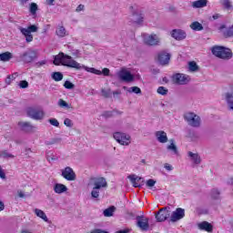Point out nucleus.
I'll return each mask as SVG.
<instances>
[{"mask_svg": "<svg viewBox=\"0 0 233 233\" xmlns=\"http://www.w3.org/2000/svg\"><path fill=\"white\" fill-rule=\"evenodd\" d=\"M189 27L191 30H194V32H201V30H203V25L198 21L192 22Z\"/></svg>", "mask_w": 233, "mask_h": 233, "instance_id": "nucleus-30", "label": "nucleus"}, {"mask_svg": "<svg viewBox=\"0 0 233 233\" xmlns=\"http://www.w3.org/2000/svg\"><path fill=\"white\" fill-rule=\"evenodd\" d=\"M116 76L123 83H132L134 81V75L128 69L123 67L116 73Z\"/></svg>", "mask_w": 233, "mask_h": 233, "instance_id": "nucleus-9", "label": "nucleus"}, {"mask_svg": "<svg viewBox=\"0 0 233 233\" xmlns=\"http://www.w3.org/2000/svg\"><path fill=\"white\" fill-rule=\"evenodd\" d=\"M19 127H21L22 130L24 132H35V127L32 126L30 122H19Z\"/></svg>", "mask_w": 233, "mask_h": 233, "instance_id": "nucleus-24", "label": "nucleus"}, {"mask_svg": "<svg viewBox=\"0 0 233 233\" xmlns=\"http://www.w3.org/2000/svg\"><path fill=\"white\" fill-rule=\"evenodd\" d=\"M170 209L167 208H162L158 212L155 214V218L157 223H163V221H167L168 218H170Z\"/></svg>", "mask_w": 233, "mask_h": 233, "instance_id": "nucleus-11", "label": "nucleus"}, {"mask_svg": "<svg viewBox=\"0 0 233 233\" xmlns=\"http://www.w3.org/2000/svg\"><path fill=\"white\" fill-rule=\"evenodd\" d=\"M226 101L230 110H233V93L226 94Z\"/></svg>", "mask_w": 233, "mask_h": 233, "instance_id": "nucleus-34", "label": "nucleus"}, {"mask_svg": "<svg viewBox=\"0 0 233 233\" xmlns=\"http://www.w3.org/2000/svg\"><path fill=\"white\" fill-rule=\"evenodd\" d=\"M48 122L50 125H52V127H59V121L56 118H50Z\"/></svg>", "mask_w": 233, "mask_h": 233, "instance_id": "nucleus-43", "label": "nucleus"}, {"mask_svg": "<svg viewBox=\"0 0 233 233\" xmlns=\"http://www.w3.org/2000/svg\"><path fill=\"white\" fill-rule=\"evenodd\" d=\"M128 179H130L135 188H138V187H141V181H143V178L141 177L131 175V176H128Z\"/></svg>", "mask_w": 233, "mask_h": 233, "instance_id": "nucleus-25", "label": "nucleus"}, {"mask_svg": "<svg viewBox=\"0 0 233 233\" xmlns=\"http://www.w3.org/2000/svg\"><path fill=\"white\" fill-rule=\"evenodd\" d=\"M223 5L225 8H232V3H230L228 0H224Z\"/></svg>", "mask_w": 233, "mask_h": 233, "instance_id": "nucleus-50", "label": "nucleus"}, {"mask_svg": "<svg viewBox=\"0 0 233 233\" xmlns=\"http://www.w3.org/2000/svg\"><path fill=\"white\" fill-rule=\"evenodd\" d=\"M0 179H6V174L5 173V170H3V167L0 166Z\"/></svg>", "mask_w": 233, "mask_h": 233, "instance_id": "nucleus-48", "label": "nucleus"}, {"mask_svg": "<svg viewBox=\"0 0 233 233\" xmlns=\"http://www.w3.org/2000/svg\"><path fill=\"white\" fill-rule=\"evenodd\" d=\"M61 176L64 179H66V181H76L77 178L76 172L70 167H66L64 169H61Z\"/></svg>", "mask_w": 233, "mask_h": 233, "instance_id": "nucleus-12", "label": "nucleus"}, {"mask_svg": "<svg viewBox=\"0 0 233 233\" xmlns=\"http://www.w3.org/2000/svg\"><path fill=\"white\" fill-rule=\"evenodd\" d=\"M158 63H160V65L164 66V65H168L169 61H170V54L165 52V51H161L160 53H158Z\"/></svg>", "mask_w": 233, "mask_h": 233, "instance_id": "nucleus-18", "label": "nucleus"}, {"mask_svg": "<svg viewBox=\"0 0 233 233\" xmlns=\"http://www.w3.org/2000/svg\"><path fill=\"white\" fill-rule=\"evenodd\" d=\"M83 10H85V5H79L76 7V12H83Z\"/></svg>", "mask_w": 233, "mask_h": 233, "instance_id": "nucleus-52", "label": "nucleus"}, {"mask_svg": "<svg viewBox=\"0 0 233 233\" xmlns=\"http://www.w3.org/2000/svg\"><path fill=\"white\" fill-rule=\"evenodd\" d=\"M28 1L30 0H20V5H22V6H25V5L28 3Z\"/></svg>", "mask_w": 233, "mask_h": 233, "instance_id": "nucleus-55", "label": "nucleus"}, {"mask_svg": "<svg viewBox=\"0 0 233 233\" xmlns=\"http://www.w3.org/2000/svg\"><path fill=\"white\" fill-rule=\"evenodd\" d=\"M5 210V204L0 201V212Z\"/></svg>", "mask_w": 233, "mask_h": 233, "instance_id": "nucleus-57", "label": "nucleus"}, {"mask_svg": "<svg viewBox=\"0 0 233 233\" xmlns=\"http://www.w3.org/2000/svg\"><path fill=\"white\" fill-rule=\"evenodd\" d=\"M208 3V0H198L192 3L193 8H205Z\"/></svg>", "mask_w": 233, "mask_h": 233, "instance_id": "nucleus-29", "label": "nucleus"}, {"mask_svg": "<svg viewBox=\"0 0 233 233\" xmlns=\"http://www.w3.org/2000/svg\"><path fill=\"white\" fill-rule=\"evenodd\" d=\"M210 197L212 199L219 200L221 199V191H219L218 188H213L211 189Z\"/></svg>", "mask_w": 233, "mask_h": 233, "instance_id": "nucleus-32", "label": "nucleus"}, {"mask_svg": "<svg viewBox=\"0 0 233 233\" xmlns=\"http://www.w3.org/2000/svg\"><path fill=\"white\" fill-rule=\"evenodd\" d=\"M136 219L137 227L143 232H147L150 228V225L148 224V218L145 216H137Z\"/></svg>", "mask_w": 233, "mask_h": 233, "instance_id": "nucleus-13", "label": "nucleus"}, {"mask_svg": "<svg viewBox=\"0 0 233 233\" xmlns=\"http://www.w3.org/2000/svg\"><path fill=\"white\" fill-rule=\"evenodd\" d=\"M197 227L198 230H204L205 232H212L214 230V226L208 221L199 222Z\"/></svg>", "mask_w": 233, "mask_h": 233, "instance_id": "nucleus-20", "label": "nucleus"}, {"mask_svg": "<svg viewBox=\"0 0 233 233\" xmlns=\"http://www.w3.org/2000/svg\"><path fill=\"white\" fill-rule=\"evenodd\" d=\"M38 66H43V65H46V60H42L37 63Z\"/></svg>", "mask_w": 233, "mask_h": 233, "instance_id": "nucleus-54", "label": "nucleus"}, {"mask_svg": "<svg viewBox=\"0 0 233 233\" xmlns=\"http://www.w3.org/2000/svg\"><path fill=\"white\" fill-rule=\"evenodd\" d=\"M164 167L168 171L174 170V167L170 164H165Z\"/></svg>", "mask_w": 233, "mask_h": 233, "instance_id": "nucleus-51", "label": "nucleus"}, {"mask_svg": "<svg viewBox=\"0 0 233 233\" xmlns=\"http://www.w3.org/2000/svg\"><path fill=\"white\" fill-rule=\"evenodd\" d=\"M64 125H66V127H68L69 128H72V127H74V124L72 123L70 118H66L64 120Z\"/></svg>", "mask_w": 233, "mask_h": 233, "instance_id": "nucleus-44", "label": "nucleus"}, {"mask_svg": "<svg viewBox=\"0 0 233 233\" xmlns=\"http://www.w3.org/2000/svg\"><path fill=\"white\" fill-rule=\"evenodd\" d=\"M185 218V209L181 208H177L175 211L170 214V221L176 223V221H179V219H183Z\"/></svg>", "mask_w": 233, "mask_h": 233, "instance_id": "nucleus-15", "label": "nucleus"}, {"mask_svg": "<svg viewBox=\"0 0 233 233\" xmlns=\"http://www.w3.org/2000/svg\"><path fill=\"white\" fill-rule=\"evenodd\" d=\"M213 19H219V15H214Z\"/></svg>", "mask_w": 233, "mask_h": 233, "instance_id": "nucleus-59", "label": "nucleus"}, {"mask_svg": "<svg viewBox=\"0 0 233 233\" xmlns=\"http://www.w3.org/2000/svg\"><path fill=\"white\" fill-rule=\"evenodd\" d=\"M114 212H116V208L114 206L104 210L105 218H112L114 216Z\"/></svg>", "mask_w": 233, "mask_h": 233, "instance_id": "nucleus-35", "label": "nucleus"}, {"mask_svg": "<svg viewBox=\"0 0 233 233\" xmlns=\"http://www.w3.org/2000/svg\"><path fill=\"white\" fill-rule=\"evenodd\" d=\"M110 89H102V96L105 97H110Z\"/></svg>", "mask_w": 233, "mask_h": 233, "instance_id": "nucleus-47", "label": "nucleus"}, {"mask_svg": "<svg viewBox=\"0 0 233 233\" xmlns=\"http://www.w3.org/2000/svg\"><path fill=\"white\" fill-rule=\"evenodd\" d=\"M19 86L20 88H28V83L26 80H22L20 81Z\"/></svg>", "mask_w": 233, "mask_h": 233, "instance_id": "nucleus-46", "label": "nucleus"}, {"mask_svg": "<svg viewBox=\"0 0 233 233\" xmlns=\"http://www.w3.org/2000/svg\"><path fill=\"white\" fill-rule=\"evenodd\" d=\"M157 94H160V96H167V94H168V89L164 86H159L157 88Z\"/></svg>", "mask_w": 233, "mask_h": 233, "instance_id": "nucleus-41", "label": "nucleus"}, {"mask_svg": "<svg viewBox=\"0 0 233 233\" xmlns=\"http://www.w3.org/2000/svg\"><path fill=\"white\" fill-rule=\"evenodd\" d=\"M128 232H130L129 229H124V230H120V231H118L116 233H128Z\"/></svg>", "mask_w": 233, "mask_h": 233, "instance_id": "nucleus-58", "label": "nucleus"}, {"mask_svg": "<svg viewBox=\"0 0 233 233\" xmlns=\"http://www.w3.org/2000/svg\"><path fill=\"white\" fill-rule=\"evenodd\" d=\"M188 68H189L190 72H198V69L199 67L198 66V64H196V62H189Z\"/></svg>", "mask_w": 233, "mask_h": 233, "instance_id": "nucleus-39", "label": "nucleus"}, {"mask_svg": "<svg viewBox=\"0 0 233 233\" xmlns=\"http://www.w3.org/2000/svg\"><path fill=\"white\" fill-rule=\"evenodd\" d=\"M5 83L6 85H10V83H12V76H7L6 79H5Z\"/></svg>", "mask_w": 233, "mask_h": 233, "instance_id": "nucleus-53", "label": "nucleus"}, {"mask_svg": "<svg viewBox=\"0 0 233 233\" xmlns=\"http://www.w3.org/2000/svg\"><path fill=\"white\" fill-rule=\"evenodd\" d=\"M34 212L37 218H40V219H43V221L48 223V217H46V213H45V211L39 208H35Z\"/></svg>", "mask_w": 233, "mask_h": 233, "instance_id": "nucleus-28", "label": "nucleus"}, {"mask_svg": "<svg viewBox=\"0 0 233 233\" xmlns=\"http://www.w3.org/2000/svg\"><path fill=\"white\" fill-rule=\"evenodd\" d=\"M9 77H11V81H14V79L17 77V73H15L14 75L9 76Z\"/></svg>", "mask_w": 233, "mask_h": 233, "instance_id": "nucleus-56", "label": "nucleus"}, {"mask_svg": "<svg viewBox=\"0 0 233 233\" xmlns=\"http://www.w3.org/2000/svg\"><path fill=\"white\" fill-rule=\"evenodd\" d=\"M35 57H37V52L32 49H28L20 55V59L24 61V63H32Z\"/></svg>", "mask_w": 233, "mask_h": 233, "instance_id": "nucleus-14", "label": "nucleus"}, {"mask_svg": "<svg viewBox=\"0 0 233 233\" xmlns=\"http://www.w3.org/2000/svg\"><path fill=\"white\" fill-rule=\"evenodd\" d=\"M52 77L55 81H63V75L61 74V72L53 73Z\"/></svg>", "mask_w": 233, "mask_h": 233, "instance_id": "nucleus-38", "label": "nucleus"}, {"mask_svg": "<svg viewBox=\"0 0 233 233\" xmlns=\"http://www.w3.org/2000/svg\"><path fill=\"white\" fill-rule=\"evenodd\" d=\"M114 139H116V143L122 145L123 147H128L130 143H132V138L130 135L127 133L116 132L113 134Z\"/></svg>", "mask_w": 233, "mask_h": 233, "instance_id": "nucleus-7", "label": "nucleus"}, {"mask_svg": "<svg viewBox=\"0 0 233 233\" xmlns=\"http://www.w3.org/2000/svg\"><path fill=\"white\" fill-rule=\"evenodd\" d=\"M56 32L58 37H65V35H67L66 29L64 26L57 27Z\"/></svg>", "mask_w": 233, "mask_h": 233, "instance_id": "nucleus-36", "label": "nucleus"}, {"mask_svg": "<svg viewBox=\"0 0 233 233\" xmlns=\"http://www.w3.org/2000/svg\"><path fill=\"white\" fill-rule=\"evenodd\" d=\"M28 12L33 19H35L37 17V12H39V5L34 2L29 4Z\"/></svg>", "mask_w": 233, "mask_h": 233, "instance_id": "nucleus-23", "label": "nucleus"}, {"mask_svg": "<svg viewBox=\"0 0 233 233\" xmlns=\"http://www.w3.org/2000/svg\"><path fill=\"white\" fill-rule=\"evenodd\" d=\"M18 30L21 32L22 35L25 37L26 43H32L34 41V35L32 33L37 32L39 27L36 25H31L27 27H18Z\"/></svg>", "mask_w": 233, "mask_h": 233, "instance_id": "nucleus-5", "label": "nucleus"}, {"mask_svg": "<svg viewBox=\"0 0 233 233\" xmlns=\"http://www.w3.org/2000/svg\"><path fill=\"white\" fill-rule=\"evenodd\" d=\"M61 138H52L51 141L46 142V145H56V143H59Z\"/></svg>", "mask_w": 233, "mask_h": 233, "instance_id": "nucleus-45", "label": "nucleus"}, {"mask_svg": "<svg viewBox=\"0 0 233 233\" xmlns=\"http://www.w3.org/2000/svg\"><path fill=\"white\" fill-rule=\"evenodd\" d=\"M123 89L127 90L129 94H141V88H139L138 86H132L129 88L127 86H124Z\"/></svg>", "mask_w": 233, "mask_h": 233, "instance_id": "nucleus-33", "label": "nucleus"}, {"mask_svg": "<svg viewBox=\"0 0 233 233\" xmlns=\"http://www.w3.org/2000/svg\"><path fill=\"white\" fill-rule=\"evenodd\" d=\"M54 65L59 66L62 65L63 66H67L68 68H76V70L84 69L86 72L89 74H95V76H110V69L104 68L102 71L99 69H96L94 67H88L85 65H81L77 61H76L72 56L66 55L65 53H59L57 56H55Z\"/></svg>", "mask_w": 233, "mask_h": 233, "instance_id": "nucleus-1", "label": "nucleus"}, {"mask_svg": "<svg viewBox=\"0 0 233 233\" xmlns=\"http://www.w3.org/2000/svg\"><path fill=\"white\" fill-rule=\"evenodd\" d=\"M203 214H207V211L203 212Z\"/></svg>", "mask_w": 233, "mask_h": 233, "instance_id": "nucleus-62", "label": "nucleus"}, {"mask_svg": "<svg viewBox=\"0 0 233 233\" xmlns=\"http://www.w3.org/2000/svg\"><path fill=\"white\" fill-rule=\"evenodd\" d=\"M90 185L91 187H93V189L91 191V197L95 199H97V198H99V194L102 188H106V187H108L106 178L103 177H96L91 178Z\"/></svg>", "mask_w": 233, "mask_h": 233, "instance_id": "nucleus-2", "label": "nucleus"}, {"mask_svg": "<svg viewBox=\"0 0 233 233\" xmlns=\"http://www.w3.org/2000/svg\"><path fill=\"white\" fill-rule=\"evenodd\" d=\"M57 105L60 108H70V105H68V103H66V101L63 100L62 98L58 100Z\"/></svg>", "mask_w": 233, "mask_h": 233, "instance_id": "nucleus-37", "label": "nucleus"}, {"mask_svg": "<svg viewBox=\"0 0 233 233\" xmlns=\"http://www.w3.org/2000/svg\"><path fill=\"white\" fill-rule=\"evenodd\" d=\"M0 157H3L4 159L14 158V155L10 154L8 151H1L0 152Z\"/></svg>", "mask_w": 233, "mask_h": 233, "instance_id": "nucleus-40", "label": "nucleus"}, {"mask_svg": "<svg viewBox=\"0 0 233 233\" xmlns=\"http://www.w3.org/2000/svg\"><path fill=\"white\" fill-rule=\"evenodd\" d=\"M225 25H221L219 30L223 33L225 37H233V25L229 26L228 29H225Z\"/></svg>", "mask_w": 233, "mask_h": 233, "instance_id": "nucleus-27", "label": "nucleus"}, {"mask_svg": "<svg viewBox=\"0 0 233 233\" xmlns=\"http://www.w3.org/2000/svg\"><path fill=\"white\" fill-rule=\"evenodd\" d=\"M187 157L193 165H200L201 164V157L198 153H194L192 151L187 152Z\"/></svg>", "mask_w": 233, "mask_h": 233, "instance_id": "nucleus-19", "label": "nucleus"}, {"mask_svg": "<svg viewBox=\"0 0 233 233\" xmlns=\"http://www.w3.org/2000/svg\"><path fill=\"white\" fill-rule=\"evenodd\" d=\"M18 196H19V198H25V195L23 194V192H20V193L18 194Z\"/></svg>", "mask_w": 233, "mask_h": 233, "instance_id": "nucleus-60", "label": "nucleus"}, {"mask_svg": "<svg viewBox=\"0 0 233 233\" xmlns=\"http://www.w3.org/2000/svg\"><path fill=\"white\" fill-rule=\"evenodd\" d=\"M130 21L135 25V26H143V23L145 22V14L141 9L132 6Z\"/></svg>", "mask_w": 233, "mask_h": 233, "instance_id": "nucleus-3", "label": "nucleus"}, {"mask_svg": "<svg viewBox=\"0 0 233 233\" xmlns=\"http://www.w3.org/2000/svg\"><path fill=\"white\" fill-rule=\"evenodd\" d=\"M155 137H157V141H158V143H167L168 142V137L167 136V132L165 131H157L155 133Z\"/></svg>", "mask_w": 233, "mask_h": 233, "instance_id": "nucleus-21", "label": "nucleus"}, {"mask_svg": "<svg viewBox=\"0 0 233 233\" xmlns=\"http://www.w3.org/2000/svg\"><path fill=\"white\" fill-rule=\"evenodd\" d=\"M26 114L28 117L35 119V121H41V119H44L45 117V111L37 107H28L26 109Z\"/></svg>", "mask_w": 233, "mask_h": 233, "instance_id": "nucleus-8", "label": "nucleus"}, {"mask_svg": "<svg viewBox=\"0 0 233 233\" xmlns=\"http://www.w3.org/2000/svg\"><path fill=\"white\" fill-rule=\"evenodd\" d=\"M169 145L167 146V150L172 154V156H177L179 152L177 151V146H176V142L174 139L169 140Z\"/></svg>", "mask_w": 233, "mask_h": 233, "instance_id": "nucleus-26", "label": "nucleus"}, {"mask_svg": "<svg viewBox=\"0 0 233 233\" xmlns=\"http://www.w3.org/2000/svg\"><path fill=\"white\" fill-rule=\"evenodd\" d=\"M12 57H14V56L10 52H5L0 54V61H3L4 63L10 61Z\"/></svg>", "mask_w": 233, "mask_h": 233, "instance_id": "nucleus-31", "label": "nucleus"}, {"mask_svg": "<svg viewBox=\"0 0 233 233\" xmlns=\"http://www.w3.org/2000/svg\"><path fill=\"white\" fill-rule=\"evenodd\" d=\"M184 118L189 127H193L194 128L201 127V117L195 113L187 112L184 115Z\"/></svg>", "mask_w": 233, "mask_h": 233, "instance_id": "nucleus-6", "label": "nucleus"}, {"mask_svg": "<svg viewBox=\"0 0 233 233\" xmlns=\"http://www.w3.org/2000/svg\"><path fill=\"white\" fill-rule=\"evenodd\" d=\"M65 88H66L67 90H72V88H74V84H72V82L70 81H66L64 84Z\"/></svg>", "mask_w": 233, "mask_h": 233, "instance_id": "nucleus-42", "label": "nucleus"}, {"mask_svg": "<svg viewBox=\"0 0 233 233\" xmlns=\"http://www.w3.org/2000/svg\"><path fill=\"white\" fill-rule=\"evenodd\" d=\"M53 190L55 194H65V192H68V187L61 183H56L53 186Z\"/></svg>", "mask_w": 233, "mask_h": 233, "instance_id": "nucleus-22", "label": "nucleus"}, {"mask_svg": "<svg viewBox=\"0 0 233 233\" xmlns=\"http://www.w3.org/2000/svg\"><path fill=\"white\" fill-rule=\"evenodd\" d=\"M113 94H114V96H116V94H119V92H117V91L116 92H113Z\"/></svg>", "mask_w": 233, "mask_h": 233, "instance_id": "nucleus-61", "label": "nucleus"}, {"mask_svg": "<svg viewBox=\"0 0 233 233\" xmlns=\"http://www.w3.org/2000/svg\"><path fill=\"white\" fill-rule=\"evenodd\" d=\"M171 36L177 41H183L187 37V33L181 29H174L171 32Z\"/></svg>", "mask_w": 233, "mask_h": 233, "instance_id": "nucleus-17", "label": "nucleus"}, {"mask_svg": "<svg viewBox=\"0 0 233 233\" xmlns=\"http://www.w3.org/2000/svg\"><path fill=\"white\" fill-rule=\"evenodd\" d=\"M213 56L219 59H231L232 51L225 46H215L211 48Z\"/></svg>", "mask_w": 233, "mask_h": 233, "instance_id": "nucleus-4", "label": "nucleus"}, {"mask_svg": "<svg viewBox=\"0 0 233 233\" xmlns=\"http://www.w3.org/2000/svg\"><path fill=\"white\" fill-rule=\"evenodd\" d=\"M146 185L147 187H154L156 185V180L154 179H148L147 182H146Z\"/></svg>", "mask_w": 233, "mask_h": 233, "instance_id": "nucleus-49", "label": "nucleus"}, {"mask_svg": "<svg viewBox=\"0 0 233 233\" xmlns=\"http://www.w3.org/2000/svg\"><path fill=\"white\" fill-rule=\"evenodd\" d=\"M173 81L177 85H187V83L190 81V77H188V76L178 73L173 76Z\"/></svg>", "mask_w": 233, "mask_h": 233, "instance_id": "nucleus-16", "label": "nucleus"}, {"mask_svg": "<svg viewBox=\"0 0 233 233\" xmlns=\"http://www.w3.org/2000/svg\"><path fill=\"white\" fill-rule=\"evenodd\" d=\"M142 37L144 40V43L146 45H148L149 46H156L157 45H159V41H161V38H159V35H148L147 33L142 34Z\"/></svg>", "mask_w": 233, "mask_h": 233, "instance_id": "nucleus-10", "label": "nucleus"}]
</instances>
